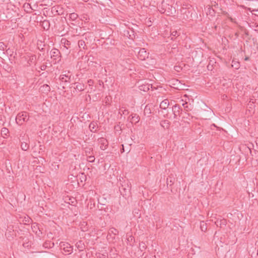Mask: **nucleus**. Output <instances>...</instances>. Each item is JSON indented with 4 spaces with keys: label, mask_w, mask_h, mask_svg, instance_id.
Segmentation results:
<instances>
[{
    "label": "nucleus",
    "mask_w": 258,
    "mask_h": 258,
    "mask_svg": "<svg viewBox=\"0 0 258 258\" xmlns=\"http://www.w3.org/2000/svg\"><path fill=\"white\" fill-rule=\"evenodd\" d=\"M139 247H140V250L143 251V250H144L146 248V245L145 244V243L144 242H141L140 243V245H139Z\"/></svg>",
    "instance_id": "f704fd0d"
},
{
    "label": "nucleus",
    "mask_w": 258,
    "mask_h": 258,
    "mask_svg": "<svg viewBox=\"0 0 258 258\" xmlns=\"http://www.w3.org/2000/svg\"><path fill=\"white\" fill-rule=\"evenodd\" d=\"M114 129L116 130V132L120 131L121 130V126L119 125V124H117L116 125H115Z\"/></svg>",
    "instance_id": "79ce46f5"
},
{
    "label": "nucleus",
    "mask_w": 258,
    "mask_h": 258,
    "mask_svg": "<svg viewBox=\"0 0 258 258\" xmlns=\"http://www.w3.org/2000/svg\"><path fill=\"white\" fill-rule=\"evenodd\" d=\"M188 101H187L186 100L185 101V103L182 104V106L184 108V110L183 111H192L193 105L190 102V100L191 102H194V99L191 98H188Z\"/></svg>",
    "instance_id": "39448f33"
},
{
    "label": "nucleus",
    "mask_w": 258,
    "mask_h": 258,
    "mask_svg": "<svg viewBox=\"0 0 258 258\" xmlns=\"http://www.w3.org/2000/svg\"><path fill=\"white\" fill-rule=\"evenodd\" d=\"M13 232H14L13 230L12 231L9 230L8 231H7L6 233V237H7L8 239L10 240L13 239L14 238Z\"/></svg>",
    "instance_id": "393cba45"
},
{
    "label": "nucleus",
    "mask_w": 258,
    "mask_h": 258,
    "mask_svg": "<svg viewBox=\"0 0 258 258\" xmlns=\"http://www.w3.org/2000/svg\"><path fill=\"white\" fill-rule=\"evenodd\" d=\"M217 226H220V227H222L223 226H226V220L225 219H223L220 221L217 220L215 222Z\"/></svg>",
    "instance_id": "a878e982"
},
{
    "label": "nucleus",
    "mask_w": 258,
    "mask_h": 258,
    "mask_svg": "<svg viewBox=\"0 0 258 258\" xmlns=\"http://www.w3.org/2000/svg\"><path fill=\"white\" fill-rule=\"evenodd\" d=\"M95 157L93 155H90L89 156H87V160L89 162L93 163L95 161Z\"/></svg>",
    "instance_id": "72a5a7b5"
},
{
    "label": "nucleus",
    "mask_w": 258,
    "mask_h": 258,
    "mask_svg": "<svg viewBox=\"0 0 258 258\" xmlns=\"http://www.w3.org/2000/svg\"><path fill=\"white\" fill-rule=\"evenodd\" d=\"M132 116L131 120L132 122L137 123L139 121L140 117L137 114H133L131 115Z\"/></svg>",
    "instance_id": "412c9836"
},
{
    "label": "nucleus",
    "mask_w": 258,
    "mask_h": 258,
    "mask_svg": "<svg viewBox=\"0 0 258 258\" xmlns=\"http://www.w3.org/2000/svg\"><path fill=\"white\" fill-rule=\"evenodd\" d=\"M174 70L175 71L179 72L180 71V70H181V68H180V67H179V66H175Z\"/></svg>",
    "instance_id": "a18cd8bd"
},
{
    "label": "nucleus",
    "mask_w": 258,
    "mask_h": 258,
    "mask_svg": "<svg viewBox=\"0 0 258 258\" xmlns=\"http://www.w3.org/2000/svg\"><path fill=\"white\" fill-rule=\"evenodd\" d=\"M69 17L71 20L75 21L78 17V15L75 13H72L70 14Z\"/></svg>",
    "instance_id": "7c9ffc66"
},
{
    "label": "nucleus",
    "mask_w": 258,
    "mask_h": 258,
    "mask_svg": "<svg viewBox=\"0 0 258 258\" xmlns=\"http://www.w3.org/2000/svg\"><path fill=\"white\" fill-rule=\"evenodd\" d=\"M28 5L30 7H31L30 5L29 4H28Z\"/></svg>",
    "instance_id": "4d7b16f0"
},
{
    "label": "nucleus",
    "mask_w": 258,
    "mask_h": 258,
    "mask_svg": "<svg viewBox=\"0 0 258 258\" xmlns=\"http://www.w3.org/2000/svg\"><path fill=\"white\" fill-rule=\"evenodd\" d=\"M51 57L55 61L54 63L59 62L61 60V54L58 49H52L50 51Z\"/></svg>",
    "instance_id": "7ed1b4c3"
},
{
    "label": "nucleus",
    "mask_w": 258,
    "mask_h": 258,
    "mask_svg": "<svg viewBox=\"0 0 258 258\" xmlns=\"http://www.w3.org/2000/svg\"><path fill=\"white\" fill-rule=\"evenodd\" d=\"M122 151H121V152H124V149H123V148L122 149Z\"/></svg>",
    "instance_id": "6e6d98bb"
},
{
    "label": "nucleus",
    "mask_w": 258,
    "mask_h": 258,
    "mask_svg": "<svg viewBox=\"0 0 258 258\" xmlns=\"http://www.w3.org/2000/svg\"><path fill=\"white\" fill-rule=\"evenodd\" d=\"M188 256H189V254H188ZM188 258H190V257H189Z\"/></svg>",
    "instance_id": "bf43d9fd"
},
{
    "label": "nucleus",
    "mask_w": 258,
    "mask_h": 258,
    "mask_svg": "<svg viewBox=\"0 0 258 258\" xmlns=\"http://www.w3.org/2000/svg\"><path fill=\"white\" fill-rule=\"evenodd\" d=\"M173 114H174V118H176V116H177V114H177V113H173Z\"/></svg>",
    "instance_id": "3c124183"
},
{
    "label": "nucleus",
    "mask_w": 258,
    "mask_h": 258,
    "mask_svg": "<svg viewBox=\"0 0 258 258\" xmlns=\"http://www.w3.org/2000/svg\"><path fill=\"white\" fill-rule=\"evenodd\" d=\"M53 11H55V12H57V11L56 10V9L54 7L52 8V10H51L52 13H53Z\"/></svg>",
    "instance_id": "8fccbe9b"
},
{
    "label": "nucleus",
    "mask_w": 258,
    "mask_h": 258,
    "mask_svg": "<svg viewBox=\"0 0 258 258\" xmlns=\"http://www.w3.org/2000/svg\"><path fill=\"white\" fill-rule=\"evenodd\" d=\"M91 33H85L83 36L85 38V39L87 40V37H91Z\"/></svg>",
    "instance_id": "37998d69"
},
{
    "label": "nucleus",
    "mask_w": 258,
    "mask_h": 258,
    "mask_svg": "<svg viewBox=\"0 0 258 258\" xmlns=\"http://www.w3.org/2000/svg\"><path fill=\"white\" fill-rule=\"evenodd\" d=\"M73 201H71V202H72V204L74 203V202H76V200H75V199H73Z\"/></svg>",
    "instance_id": "864d4df0"
},
{
    "label": "nucleus",
    "mask_w": 258,
    "mask_h": 258,
    "mask_svg": "<svg viewBox=\"0 0 258 258\" xmlns=\"http://www.w3.org/2000/svg\"><path fill=\"white\" fill-rule=\"evenodd\" d=\"M99 143L100 144V149L102 150H105L108 146V141L104 138H100L98 140Z\"/></svg>",
    "instance_id": "1a4fd4ad"
},
{
    "label": "nucleus",
    "mask_w": 258,
    "mask_h": 258,
    "mask_svg": "<svg viewBox=\"0 0 258 258\" xmlns=\"http://www.w3.org/2000/svg\"><path fill=\"white\" fill-rule=\"evenodd\" d=\"M59 80L62 83H60V85L62 86L63 89H65V87L64 86V84L70 82L71 81V76H69L68 75H61L59 77Z\"/></svg>",
    "instance_id": "0eeeda50"
},
{
    "label": "nucleus",
    "mask_w": 258,
    "mask_h": 258,
    "mask_svg": "<svg viewBox=\"0 0 258 258\" xmlns=\"http://www.w3.org/2000/svg\"><path fill=\"white\" fill-rule=\"evenodd\" d=\"M148 56L149 52L146 50L145 48H142L140 49L138 54V57L139 59L144 60H145L146 58H148Z\"/></svg>",
    "instance_id": "6e6552de"
},
{
    "label": "nucleus",
    "mask_w": 258,
    "mask_h": 258,
    "mask_svg": "<svg viewBox=\"0 0 258 258\" xmlns=\"http://www.w3.org/2000/svg\"><path fill=\"white\" fill-rule=\"evenodd\" d=\"M59 247L64 252H68V254H71L73 251V247L69 243L61 242L59 243Z\"/></svg>",
    "instance_id": "20e7f679"
},
{
    "label": "nucleus",
    "mask_w": 258,
    "mask_h": 258,
    "mask_svg": "<svg viewBox=\"0 0 258 258\" xmlns=\"http://www.w3.org/2000/svg\"><path fill=\"white\" fill-rule=\"evenodd\" d=\"M175 181V178L173 174H171L166 178V184L167 187H171Z\"/></svg>",
    "instance_id": "f8f14e48"
},
{
    "label": "nucleus",
    "mask_w": 258,
    "mask_h": 258,
    "mask_svg": "<svg viewBox=\"0 0 258 258\" xmlns=\"http://www.w3.org/2000/svg\"><path fill=\"white\" fill-rule=\"evenodd\" d=\"M76 246L80 251H83L85 249V244L82 240L78 241L76 244Z\"/></svg>",
    "instance_id": "dca6fc26"
},
{
    "label": "nucleus",
    "mask_w": 258,
    "mask_h": 258,
    "mask_svg": "<svg viewBox=\"0 0 258 258\" xmlns=\"http://www.w3.org/2000/svg\"><path fill=\"white\" fill-rule=\"evenodd\" d=\"M18 119L22 120L23 121H27L29 119L27 113L26 112H21L17 115V120Z\"/></svg>",
    "instance_id": "9b49d317"
},
{
    "label": "nucleus",
    "mask_w": 258,
    "mask_h": 258,
    "mask_svg": "<svg viewBox=\"0 0 258 258\" xmlns=\"http://www.w3.org/2000/svg\"><path fill=\"white\" fill-rule=\"evenodd\" d=\"M41 25L45 30H48L50 27V22L49 20H45L41 22Z\"/></svg>",
    "instance_id": "a211bd4d"
},
{
    "label": "nucleus",
    "mask_w": 258,
    "mask_h": 258,
    "mask_svg": "<svg viewBox=\"0 0 258 258\" xmlns=\"http://www.w3.org/2000/svg\"><path fill=\"white\" fill-rule=\"evenodd\" d=\"M88 83L89 86H91L93 84V81L91 79H90V80H88Z\"/></svg>",
    "instance_id": "de8ad7c7"
},
{
    "label": "nucleus",
    "mask_w": 258,
    "mask_h": 258,
    "mask_svg": "<svg viewBox=\"0 0 258 258\" xmlns=\"http://www.w3.org/2000/svg\"><path fill=\"white\" fill-rule=\"evenodd\" d=\"M59 18V17H57L56 18H53V19H51V21L54 23V28H57V26H56V21H57L58 19Z\"/></svg>",
    "instance_id": "a19ab883"
},
{
    "label": "nucleus",
    "mask_w": 258,
    "mask_h": 258,
    "mask_svg": "<svg viewBox=\"0 0 258 258\" xmlns=\"http://www.w3.org/2000/svg\"><path fill=\"white\" fill-rule=\"evenodd\" d=\"M92 148H86L85 150V152L86 153V156H89L92 155L91 153L93 152Z\"/></svg>",
    "instance_id": "2f4dec72"
},
{
    "label": "nucleus",
    "mask_w": 258,
    "mask_h": 258,
    "mask_svg": "<svg viewBox=\"0 0 258 258\" xmlns=\"http://www.w3.org/2000/svg\"><path fill=\"white\" fill-rule=\"evenodd\" d=\"M6 48H7V45L3 42H0V50L4 51L6 49Z\"/></svg>",
    "instance_id": "c9c22d12"
},
{
    "label": "nucleus",
    "mask_w": 258,
    "mask_h": 258,
    "mask_svg": "<svg viewBox=\"0 0 258 258\" xmlns=\"http://www.w3.org/2000/svg\"><path fill=\"white\" fill-rule=\"evenodd\" d=\"M161 13H166L167 15L173 14L175 12V8L172 7L171 5L163 1L161 4V10H160Z\"/></svg>",
    "instance_id": "f257e3e1"
},
{
    "label": "nucleus",
    "mask_w": 258,
    "mask_h": 258,
    "mask_svg": "<svg viewBox=\"0 0 258 258\" xmlns=\"http://www.w3.org/2000/svg\"><path fill=\"white\" fill-rule=\"evenodd\" d=\"M9 132V131L7 128L3 127L1 130V135H2V137H3L4 138H5V136H7Z\"/></svg>",
    "instance_id": "c85d7f7f"
},
{
    "label": "nucleus",
    "mask_w": 258,
    "mask_h": 258,
    "mask_svg": "<svg viewBox=\"0 0 258 258\" xmlns=\"http://www.w3.org/2000/svg\"><path fill=\"white\" fill-rule=\"evenodd\" d=\"M16 122L18 124H22L24 121H23L22 120H19V119H18V120H17V117H16Z\"/></svg>",
    "instance_id": "49530a36"
},
{
    "label": "nucleus",
    "mask_w": 258,
    "mask_h": 258,
    "mask_svg": "<svg viewBox=\"0 0 258 258\" xmlns=\"http://www.w3.org/2000/svg\"><path fill=\"white\" fill-rule=\"evenodd\" d=\"M131 184L128 181H127V182L126 183V187L125 184H124V185L122 184L121 186L120 187H119V191L121 193V195H122L123 197L124 196H126V193L127 192H130V189L131 188Z\"/></svg>",
    "instance_id": "423d86ee"
},
{
    "label": "nucleus",
    "mask_w": 258,
    "mask_h": 258,
    "mask_svg": "<svg viewBox=\"0 0 258 258\" xmlns=\"http://www.w3.org/2000/svg\"><path fill=\"white\" fill-rule=\"evenodd\" d=\"M36 59V55H34L30 57V59L28 60V63L30 64L31 63L33 62V61Z\"/></svg>",
    "instance_id": "4c0bfd02"
},
{
    "label": "nucleus",
    "mask_w": 258,
    "mask_h": 258,
    "mask_svg": "<svg viewBox=\"0 0 258 258\" xmlns=\"http://www.w3.org/2000/svg\"><path fill=\"white\" fill-rule=\"evenodd\" d=\"M105 206L104 204H100V205H98V208L100 210H104L105 211L107 212V211L106 210V209L104 207V206Z\"/></svg>",
    "instance_id": "58836bf2"
},
{
    "label": "nucleus",
    "mask_w": 258,
    "mask_h": 258,
    "mask_svg": "<svg viewBox=\"0 0 258 258\" xmlns=\"http://www.w3.org/2000/svg\"><path fill=\"white\" fill-rule=\"evenodd\" d=\"M107 255V254L106 253H99L98 257V258H106Z\"/></svg>",
    "instance_id": "ea45409f"
},
{
    "label": "nucleus",
    "mask_w": 258,
    "mask_h": 258,
    "mask_svg": "<svg viewBox=\"0 0 258 258\" xmlns=\"http://www.w3.org/2000/svg\"><path fill=\"white\" fill-rule=\"evenodd\" d=\"M40 89H41V91L44 93H48L50 91V87L47 84H44L41 86Z\"/></svg>",
    "instance_id": "4be33fe9"
},
{
    "label": "nucleus",
    "mask_w": 258,
    "mask_h": 258,
    "mask_svg": "<svg viewBox=\"0 0 258 258\" xmlns=\"http://www.w3.org/2000/svg\"><path fill=\"white\" fill-rule=\"evenodd\" d=\"M82 176L84 175V173H82Z\"/></svg>",
    "instance_id": "13d9d810"
},
{
    "label": "nucleus",
    "mask_w": 258,
    "mask_h": 258,
    "mask_svg": "<svg viewBox=\"0 0 258 258\" xmlns=\"http://www.w3.org/2000/svg\"><path fill=\"white\" fill-rule=\"evenodd\" d=\"M113 234L114 235H116L118 234V231L114 227L110 228L108 230V233L107 236V238H109V235H111V234Z\"/></svg>",
    "instance_id": "6ab92c4d"
},
{
    "label": "nucleus",
    "mask_w": 258,
    "mask_h": 258,
    "mask_svg": "<svg viewBox=\"0 0 258 258\" xmlns=\"http://www.w3.org/2000/svg\"><path fill=\"white\" fill-rule=\"evenodd\" d=\"M180 33L178 32L176 30L171 29V39L173 40L176 38V36H178L179 35Z\"/></svg>",
    "instance_id": "b1692460"
},
{
    "label": "nucleus",
    "mask_w": 258,
    "mask_h": 258,
    "mask_svg": "<svg viewBox=\"0 0 258 258\" xmlns=\"http://www.w3.org/2000/svg\"><path fill=\"white\" fill-rule=\"evenodd\" d=\"M74 88L76 91L81 92L85 89V85L83 84L80 83H75L71 84L70 88Z\"/></svg>",
    "instance_id": "9d476101"
},
{
    "label": "nucleus",
    "mask_w": 258,
    "mask_h": 258,
    "mask_svg": "<svg viewBox=\"0 0 258 258\" xmlns=\"http://www.w3.org/2000/svg\"><path fill=\"white\" fill-rule=\"evenodd\" d=\"M148 258H156V256H155V255H154V256H150V257H148Z\"/></svg>",
    "instance_id": "603ef678"
},
{
    "label": "nucleus",
    "mask_w": 258,
    "mask_h": 258,
    "mask_svg": "<svg viewBox=\"0 0 258 258\" xmlns=\"http://www.w3.org/2000/svg\"><path fill=\"white\" fill-rule=\"evenodd\" d=\"M150 85H144L140 86V89L144 91H148L150 89Z\"/></svg>",
    "instance_id": "c756f323"
},
{
    "label": "nucleus",
    "mask_w": 258,
    "mask_h": 258,
    "mask_svg": "<svg viewBox=\"0 0 258 258\" xmlns=\"http://www.w3.org/2000/svg\"><path fill=\"white\" fill-rule=\"evenodd\" d=\"M182 109L180 108V107L178 104H175L172 107V111L173 113H176L178 114H180V110Z\"/></svg>",
    "instance_id": "5701e85b"
},
{
    "label": "nucleus",
    "mask_w": 258,
    "mask_h": 258,
    "mask_svg": "<svg viewBox=\"0 0 258 258\" xmlns=\"http://www.w3.org/2000/svg\"><path fill=\"white\" fill-rule=\"evenodd\" d=\"M160 125L164 129H168L170 125V122L169 120L166 119L161 120L160 122Z\"/></svg>",
    "instance_id": "4468645a"
},
{
    "label": "nucleus",
    "mask_w": 258,
    "mask_h": 258,
    "mask_svg": "<svg viewBox=\"0 0 258 258\" xmlns=\"http://www.w3.org/2000/svg\"><path fill=\"white\" fill-rule=\"evenodd\" d=\"M6 53L7 54L10 55L11 56H12L14 53V50L13 49L9 48L8 49H6Z\"/></svg>",
    "instance_id": "e433bc0d"
},
{
    "label": "nucleus",
    "mask_w": 258,
    "mask_h": 258,
    "mask_svg": "<svg viewBox=\"0 0 258 258\" xmlns=\"http://www.w3.org/2000/svg\"><path fill=\"white\" fill-rule=\"evenodd\" d=\"M133 239H134V237L130 236L129 237H128L126 240L128 242L131 241Z\"/></svg>",
    "instance_id": "09e8293b"
},
{
    "label": "nucleus",
    "mask_w": 258,
    "mask_h": 258,
    "mask_svg": "<svg viewBox=\"0 0 258 258\" xmlns=\"http://www.w3.org/2000/svg\"><path fill=\"white\" fill-rule=\"evenodd\" d=\"M41 51H43L44 50V48H42L41 49H40Z\"/></svg>",
    "instance_id": "5fc2aeb1"
},
{
    "label": "nucleus",
    "mask_w": 258,
    "mask_h": 258,
    "mask_svg": "<svg viewBox=\"0 0 258 258\" xmlns=\"http://www.w3.org/2000/svg\"><path fill=\"white\" fill-rule=\"evenodd\" d=\"M78 46L79 48H80V50L82 49H87L85 41L84 40H80L78 41Z\"/></svg>",
    "instance_id": "aec40b11"
},
{
    "label": "nucleus",
    "mask_w": 258,
    "mask_h": 258,
    "mask_svg": "<svg viewBox=\"0 0 258 258\" xmlns=\"http://www.w3.org/2000/svg\"><path fill=\"white\" fill-rule=\"evenodd\" d=\"M193 113V111H183L182 109H181V112H180L183 121L188 124H190V122H192Z\"/></svg>",
    "instance_id": "f03ea898"
},
{
    "label": "nucleus",
    "mask_w": 258,
    "mask_h": 258,
    "mask_svg": "<svg viewBox=\"0 0 258 258\" xmlns=\"http://www.w3.org/2000/svg\"><path fill=\"white\" fill-rule=\"evenodd\" d=\"M25 139L22 138L21 140V148L23 151H27L29 148V145L25 142Z\"/></svg>",
    "instance_id": "ddd939ff"
},
{
    "label": "nucleus",
    "mask_w": 258,
    "mask_h": 258,
    "mask_svg": "<svg viewBox=\"0 0 258 258\" xmlns=\"http://www.w3.org/2000/svg\"><path fill=\"white\" fill-rule=\"evenodd\" d=\"M169 105V102L168 99H165L162 101L160 104V108L162 109H166Z\"/></svg>",
    "instance_id": "f3484780"
},
{
    "label": "nucleus",
    "mask_w": 258,
    "mask_h": 258,
    "mask_svg": "<svg viewBox=\"0 0 258 258\" xmlns=\"http://www.w3.org/2000/svg\"><path fill=\"white\" fill-rule=\"evenodd\" d=\"M46 68H47V66H46V65H45V64H43V65H42V66H41L40 67V70H42V71H44V70H46Z\"/></svg>",
    "instance_id": "c03bdc74"
},
{
    "label": "nucleus",
    "mask_w": 258,
    "mask_h": 258,
    "mask_svg": "<svg viewBox=\"0 0 258 258\" xmlns=\"http://www.w3.org/2000/svg\"><path fill=\"white\" fill-rule=\"evenodd\" d=\"M61 43H63L66 47L67 46H70L71 45V42L66 39H62L61 40Z\"/></svg>",
    "instance_id": "473e14b6"
},
{
    "label": "nucleus",
    "mask_w": 258,
    "mask_h": 258,
    "mask_svg": "<svg viewBox=\"0 0 258 258\" xmlns=\"http://www.w3.org/2000/svg\"><path fill=\"white\" fill-rule=\"evenodd\" d=\"M97 125V124L96 122H94V121L91 122L89 126V128L91 132L95 133L96 132V130L94 131V129L96 127V126Z\"/></svg>",
    "instance_id": "bb28decb"
},
{
    "label": "nucleus",
    "mask_w": 258,
    "mask_h": 258,
    "mask_svg": "<svg viewBox=\"0 0 258 258\" xmlns=\"http://www.w3.org/2000/svg\"><path fill=\"white\" fill-rule=\"evenodd\" d=\"M200 229L202 231H205L207 230L206 224L204 221H201L200 223Z\"/></svg>",
    "instance_id": "cd10ccee"
},
{
    "label": "nucleus",
    "mask_w": 258,
    "mask_h": 258,
    "mask_svg": "<svg viewBox=\"0 0 258 258\" xmlns=\"http://www.w3.org/2000/svg\"><path fill=\"white\" fill-rule=\"evenodd\" d=\"M130 31H127L126 36L130 39L134 40L135 38V32L133 28L130 29Z\"/></svg>",
    "instance_id": "2eb2a0df"
}]
</instances>
